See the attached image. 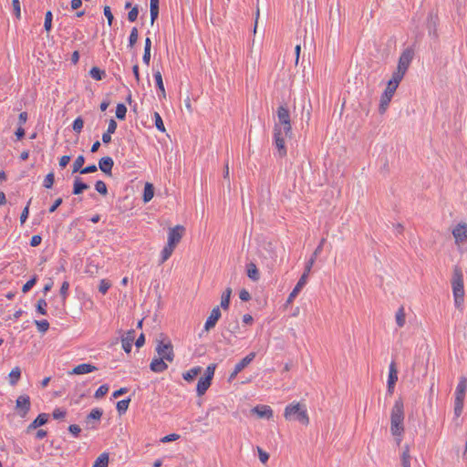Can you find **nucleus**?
<instances>
[{"label":"nucleus","instance_id":"37998d69","mask_svg":"<svg viewBox=\"0 0 467 467\" xmlns=\"http://www.w3.org/2000/svg\"><path fill=\"white\" fill-rule=\"evenodd\" d=\"M126 113H127L126 106L122 103L118 104L117 108H116V117L119 119H124L126 117Z\"/></svg>","mask_w":467,"mask_h":467},{"label":"nucleus","instance_id":"69168bd1","mask_svg":"<svg viewBox=\"0 0 467 467\" xmlns=\"http://www.w3.org/2000/svg\"><path fill=\"white\" fill-rule=\"evenodd\" d=\"M98 168L95 164L88 165L83 169L80 170L81 174H88L97 171Z\"/></svg>","mask_w":467,"mask_h":467},{"label":"nucleus","instance_id":"f03ea898","mask_svg":"<svg viewBox=\"0 0 467 467\" xmlns=\"http://www.w3.org/2000/svg\"><path fill=\"white\" fill-rule=\"evenodd\" d=\"M404 406L401 400H397L390 413V431L393 436L398 437V443L401 441L404 432Z\"/></svg>","mask_w":467,"mask_h":467},{"label":"nucleus","instance_id":"423d86ee","mask_svg":"<svg viewBox=\"0 0 467 467\" xmlns=\"http://www.w3.org/2000/svg\"><path fill=\"white\" fill-rule=\"evenodd\" d=\"M215 368V364H210L205 369L204 376L199 379L196 386V391L198 396H202L210 388L214 375Z\"/></svg>","mask_w":467,"mask_h":467},{"label":"nucleus","instance_id":"13d9d810","mask_svg":"<svg viewBox=\"0 0 467 467\" xmlns=\"http://www.w3.org/2000/svg\"><path fill=\"white\" fill-rule=\"evenodd\" d=\"M52 416L55 420H62L66 416V410L60 408H57L53 410Z\"/></svg>","mask_w":467,"mask_h":467},{"label":"nucleus","instance_id":"e2e57ef3","mask_svg":"<svg viewBox=\"0 0 467 467\" xmlns=\"http://www.w3.org/2000/svg\"><path fill=\"white\" fill-rule=\"evenodd\" d=\"M139 10L137 6L131 8V10L128 13V19L130 22H134L138 18Z\"/></svg>","mask_w":467,"mask_h":467},{"label":"nucleus","instance_id":"4d7b16f0","mask_svg":"<svg viewBox=\"0 0 467 467\" xmlns=\"http://www.w3.org/2000/svg\"><path fill=\"white\" fill-rule=\"evenodd\" d=\"M69 283L67 281H64L60 287V295L62 296L63 301H65L68 295Z\"/></svg>","mask_w":467,"mask_h":467},{"label":"nucleus","instance_id":"f8f14e48","mask_svg":"<svg viewBox=\"0 0 467 467\" xmlns=\"http://www.w3.org/2000/svg\"><path fill=\"white\" fill-rule=\"evenodd\" d=\"M396 89H397L396 88L389 86L387 84V87H386L384 92L382 93V95L380 97V100H379V110L380 114L385 113V111L387 110V109L396 92Z\"/></svg>","mask_w":467,"mask_h":467},{"label":"nucleus","instance_id":"c85d7f7f","mask_svg":"<svg viewBox=\"0 0 467 467\" xmlns=\"http://www.w3.org/2000/svg\"><path fill=\"white\" fill-rule=\"evenodd\" d=\"M87 189H88V185L84 183L79 177H76L74 180L73 193L78 195Z\"/></svg>","mask_w":467,"mask_h":467},{"label":"nucleus","instance_id":"680f3d73","mask_svg":"<svg viewBox=\"0 0 467 467\" xmlns=\"http://www.w3.org/2000/svg\"><path fill=\"white\" fill-rule=\"evenodd\" d=\"M31 202V200H29L27 205L24 208V210L22 211L21 213V215H20V223L23 224L25 223V222L26 221V219L28 218V215H29V204Z\"/></svg>","mask_w":467,"mask_h":467},{"label":"nucleus","instance_id":"c9c22d12","mask_svg":"<svg viewBox=\"0 0 467 467\" xmlns=\"http://www.w3.org/2000/svg\"><path fill=\"white\" fill-rule=\"evenodd\" d=\"M232 294V289L230 287L226 288L221 296V306L223 309H228L230 305V297Z\"/></svg>","mask_w":467,"mask_h":467},{"label":"nucleus","instance_id":"9b49d317","mask_svg":"<svg viewBox=\"0 0 467 467\" xmlns=\"http://www.w3.org/2000/svg\"><path fill=\"white\" fill-rule=\"evenodd\" d=\"M103 415V410L99 408L92 409L89 414L85 419V428L87 430L98 429L99 423Z\"/></svg>","mask_w":467,"mask_h":467},{"label":"nucleus","instance_id":"a19ab883","mask_svg":"<svg viewBox=\"0 0 467 467\" xmlns=\"http://www.w3.org/2000/svg\"><path fill=\"white\" fill-rule=\"evenodd\" d=\"M89 74H90L91 78L96 80H100L105 76V72L103 70H100L97 67H93L90 69Z\"/></svg>","mask_w":467,"mask_h":467},{"label":"nucleus","instance_id":"9d476101","mask_svg":"<svg viewBox=\"0 0 467 467\" xmlns=\"http://www.w3.org/2000/svg\"><path fill=\"white\" fill-rule=\"evenodd\" d=\"M185 232V228L182 225H175L168 231L167 244L176 248L178 244L181 242Z\"/></svg>","mask_w":467,"mask_h":467},{"label":"nucleus","instance_id":"473e14b6","mask_svg":"<svg viewBox=\"0 0 467 467\" xmlns=\"http://www.w3.org/2000/svg\"><path fill=\"white\" fill-rule=\"evenodd\" d=\"M396 323L399 327H402L406 322V313L403 306H400L395 315Z\"/></svg>","mask_w":467,"mask_h":467},{"label":"nucleus","instance_id":"393cba45","mask_svg":"<svg viewBox=\"0 0 467 467\" xmlns=\"http://www.w3.org/2000/svg\"><path fill=\"white\" fill-rule=\"evenodd\" d=\"M117 122L114 119H110L108 125L107 131L102 134V141L108 144L111 141V134L116 131Z\"/></svg>","mask_w":467,"mask_h":467},{"label":"nucleus","instance_id":"20e7f679","mask_svg":"<svg viewBox=\"0 0 467 467\" xmlns=\"http://www.w3.org/2000/svg\"><path fill=\"white\" fill-rule=\"evenodd\" d=\"M451 288L452 295L454 300L455 307L462 311L463 304H464V285H463V275L462 269L458 266H455L453 269L452 278H451Z\"/></svg>","mask_w":467,"mask_h":467},{"label":"nucleus","instance_id":"bb28decb","mask_svg":"<svg viewBox=\"0 0 467 467\" xmlns=\"http://www.w3.org/2000/svg\"><path fill=\"white\" fill-rule=\"evenodd\" d=\"M467 389V379L465 377H461L455 389L456 398H465Z\"/></svg>","mask_w":467,"mask_h":467},{"label":"nucleus","instance_id":"58836bf2","mask_svg":"<svg viewBox=\"0 0 467 467\" xmlns=\"http://www.w3.org/2000/svg\"><path fill=\"white\" fill-rule=\"evenodd\" d=\"M153 118L155 121V127L157 128V130H160L161 132H165V126L161 115L158 112H154Z\"/></svg>","mask_w":467,"mask_h":467},{"label":"nucleus","instance_id":"6e6d98bb","mask_svg":"<svg viewBox=\"0 0 467 467\" xmlns=\"http://www.w3.org/2000/svg\"><path fill=\"white\" fill-rule=\"evenodd\" d=\"M36 310L41 315H47V302L45 299H39L37 301Z\"/></svg>","mask_w":467,"mask_h":467},{"label":"nucleus","instance_id":"f257e3e1","mask_svg":"<svg viewBox=\"0 0 467 467\" xmlns=\"http://www.w3.org/2000/svg\"><path fill=\"white\" fill-rule=\"evenodd\" d=\"M156 356L150 363V369L154 373H161L168 369L169 363L175 358L173 345L171 339L164 334H161L155 339Z\"/></svg>","mask_w":467,"mask_h":467},{"label":"nucleus","instance_id":"49530a36","mask_svg":"<svg viewBox=\"0 0 467 467\" xmlns=\"http://www.w3.org/2000/svg\"><path fill=\"white\" fill-rule=\"evenodd\" d=\"M110 286H111L110 281H109L107 279H101L99 281V291L101 294L105 295L108 292V290L110 288Z\"/></svg>","mask_w":467,"mask_h":467},{"label":"nucleus","instance_id":"8fccbe9b","mask_svg":"<svg viewBox=\"0 0 467 467\" xmlns=\"http://www.w3.org/2000/svg\"><path fill=\"white\" fill-rule=\"evenodd\" d=\"M54 182H55V176H54V173L53 172H49L44 179V182H43V185L44 187H46L47 189H50L52 188L53 184H54Z\"/></svg>","mask_w":467,"mask_h":467},{"label":"nucleus","instance_id":"0e129e2a","mask_svg":"<svg viewBox=\"0 0 467 467\" xmlns=\"http://www.w3.org/2000/svg\"><path fill=\"white\" fill-rule=\"evenodd\" d=\"M13 9L17 18L21 16V7L19 0H12Z\"/></svg>","mask_w":467,"mask_h":467},{"label":"nucleus","instance_id":"5701e85b","mask_svg":"<svg viewBox=\"0 0 467 467\" xmlns=\"http://www.w3.org/2000/svg\"><path fill=\"white\" fill-rule=\"evenodd\" d=\"M114 165V161L111 157L106 156L99 161V167L102 172L107 175H111V170Z\"/></svg>","mask_w":467,"mask_h":467},{"label":"nucleus","instance_id":"7c9ffc66","mask_svg":"<svg viewBox=\"0 0 467 467\" xmlns=\"http://www.w3.org/2000/svg\"><path fill=\"white\" fill-rule=\"evenodd\" d=\"M174 250H175V247L166 244V245L163 247V249L161 252L160 263L163 264L164 262H166L171 256Z\"/></svg>","mask_w":467,"mask_h":467},{"label":"nucleus","instance_id":"412c9836","mask_svg":"<svg viewBox=\"0 0 467 467\" xmlns=\"http://www.w3.org/2000/svg\"><path fill=\"white\" fill-rule=\"evenodd\" d=\"M49 419V415L47 413H40L27 427L26 433H30L32 431L37 429L40 426L45 425Z\"/></svg>","mask_w":467,"mask_h":467},{"label":"nucleus","instance_id":"338daca9","mask_svg":"<svg viewBox=\"0 0 467 467\" xmlns=\"http://www.w3.org/2000/svg\"><path fill=\"white\" fill-rule=\"evenodd\" d=\"M239 298L244 302H247L251 299V295L247 290L243 289L239 293Z\"/></svg>","mask_w":467,"mask_h":467},{"label":"nucleus","instance_id":"2f4dec72","mask_svg":"<svg viewBox=\"0 0 467 467\" xmlns=\"http://www.w3.org/2000/svg\"><path fill=\"white\" fill-rule=\"evenodd\" d=\"M153 77H154V79H155V82H156V85L161 92V95L162 98H165L166 97V92H165V88H164V85H163V80H162V76H161V73L158 70V71H155L154 74H153Z\"/></svg>","mask_w":467,"mask_h":467},{"label":"nucleus","instance_id":"aec40b11","mask_svg":"<svg viewBox=\"0 0 467 467\" xmlns=\"http://www.w3.org/2000/svg\"><path fill=\"white\" fill-rule=\"evenodd\" d=\"M98 368L96 366L89 364V363H82L75 368L71 371L68 372V375H83V374H88L91 372L96 371Z\"/></svg>","mask_w":467,"mask_h":467},{"label":"nucleus","instance_id":"a18cd8bd","mask_svg":"<svg viewBox=\"0 0 467 467\" xmlns=\"http://www.w3.org/2000/svg\"><path fill=\"white\" fill-rule=\"evenodd\" d=\"M35 324L38 331L41 333H46L49 328V323L47 320H36Z\"/></svg>","mask_w":467,"mask_h":467},{"label":"nucleus","instance_id":"bf43d9fd","mask_svg":"<svg viewBox=\"0 0 467 467\" xmlns=\"http://www.w3.org/2000/svg\"><path fill=\"white\" fill-rule=\"evenodd\" d=\"M103 12H104V16L107 17L108 25H109V26H112L113 19H114V16H113V15H112V12H111V10H110V7H109V6H108V5L104 6V10H103Z\"/></svg>","mask_w":467,"mask_h":467},{"label":"nucleus","instance_id":"6e6552de","mask_svg":"<svg viewBox=\"0 0 467 467\" xmlns=\"http://www.w3.org/2000/svg\"><path fill=\"white\" fill-rule=\"evenodd\" d=\"M455 244L461 247L467 243V223L461 222L457 223L451 231Z\"/></svg>","mask_w":467,"mask_h":467},{"label":"nucleus","instance_id":"b1692460","mask_svg":"<svg viewBox=\"0 0 467 467\" xmlns=\"http://www.w3.org/2000/svg\"><path fill=\"white\" fill-rule=\"evenodd\" d=\"M246 275L253 282H257L260 279V273L256 265L253 262L246 265Z\"/></svg>","mask_w":467,"mask_h":467},{"label":"nucleus","instance_id":"c756f323","mask_svg":"<svg viewBox=\"0 0 467 467\" xmlns=\"http://www.w3.org/2000/svg\"><path fill=\"white\" fill-rule=\"evenodd\" d=\"M21 377V369L19 367H15L8 375L9 383L12 386H15Z\"/></svg>","mask_w":467,"mask_h":467},{"label":"nucleus","instance_id":"ddd939ff","mask_svg":"<svg viewBox=\"0 0 467 467\" xmlns=\"http://www.w3.org/2000/svg\"><path fill=\"white\" fill-rule=\"evenodd\" d=\"M414 52L411 48H406L400 56L397 68L407 72L412 59Z\"/></svg>","mask_w":467,"mask_h":467},{"label":"nucleus","instance_id":"72a5a7b5","mask_svg":"<svg viewBox=\"0 0 467 467\" xmlns=\"http://www.w3.org/2000/svg\"><path fill=\"white\" fill-rule=\"evenodd\" d=\"M154 195V189L151 183L146 182L143 192V202H149Z\"/></svg>","mask_w":467,"mask_h":467},{"label":"nucleus","instance_id":"3c124183","mask_svg":"<svg viewBox=\"0 0 467 467\" xmlns=\"http://www.w3.org/2000/svg\"><path fill=\"white\" fill-rule=\"evenodd\" d=\"M95 189L98 192H99L100 194L102 195H106L108 193V189H107V185L104 182L102 181H98L96 183H95Z\"/></svg>","mask_w":467,"mask_h":467},{"label":"nucleus","instance_id":"a878e982","mask_svg":"<svg viewBox=\"0 0 467 467\" xmlns=\"http://www.w3.org/2000/svg\"><path fill=\"white\" fill-rule=\"evenodd\" d=\"M405 74H406V72L397 68L393 72L391 78L388 82V85L398 88V87H399L400 81L402 80V78H404Z\"/></svg>","mask_w":467,"mask_h":467},{"label":"nucleus","instance_id":"de8ad7c7","mask_svg":"<svg viewBox=\"0 0 467 467\" xmlns=\"http://www.w3.org/2000/svg\"><path fill=\"white\" fill-rule=\"evenodd\" d=\"M52 17H53L52 12L47 11L45 15V22H44L45 30L47 32H49L52 27Z\"/></svg>","mask_w":467,"mask_h":467},{"label":"nucleus","instance_id":"6ab92c4d","mask_svg":"<svg viewBox=\"0 0 467 467\" xmlns=\"http://www.w3.org/2000/svg\"><path fill=\"white\" fill-rule=\"evenodd\" d=\"M220 317H221V311H220L219 306L213 307L204 324V330L209 331L211 328L214 327V326L216 325V323L220 319Z\"/></svg>","mask_w":467,"mask_h":467},{"label":"nucleus","instance_id":"4c0bfd02","mask_svg":"<svg viewBox=\"0 0 467 467\" xmlns=\"http://www.w3.org/2000/svg\"><path fill=\"white\" fill-rule=\"evenodd\" d=\"M130 402V399L121 400L117 402V410L119 413L122 414L125 413L129 408Z\"/></svg>","mask_w":467,"mask_h":467},{"label":"nucleus","instance_id":"79ce46f5","mask_svg":"<svg viewBox=\"0 0 467 467\" xmlns=\"http://www.w3.org/2000/svg\"><path fill=\"white\" fill-rule=\"evenodd\" d=\"M139 38V32L137 27H133L129 36V47H133Z\"/></svg>","mask_w":467,"mask_h":467},{"label":"nucleus","instance_id":"f704fd0d","mask_svg":"<svg viewBox=\"0 0 467 467\" xmlns=\"http://www.w3.org/2000/svg\"><path fill=\"white\" fill-rule=\"evenodd\" d=\"M109 465V453H101L94 462L93 467H108Z\"/></svg>","mask_w":467,"mask_h":467},{"label":"nucleus","instance_id":"0eeeda50","mask_svg":"<svg viewBox=\"0 0 467 467\" xmlns=\"http://www.w3.org/2000/svg\"><path fill=\"white\" fill-rule=\"evenodd\" d=\"M291 138V136H285V132L283 130V127H274V141L275 145L278 150V154L281 157H285L286 155V148H285V139Z\"/></svg>","mask_w":467,"mask_h":467},{"label":"nucleus","instance_id":"1a4fd4ad","mask_svg":"<svg viewBox=\"0 0 467 467\" xmlns=\"http://www.w3.org/2000/svg\"><path fill=\"white\" fill-rule=\"evenodd\" d=\"M31 408L30 397L26 394L18 396L16 400V410L19 417L26 418Z\"/></svg>","mask_w":467,"mask_h":467},{"label":"nucleus","instance_id":"a211bd4d","mask_svg":"<svg viewBox=\"0 0 467 467\" xmlns=\"http://www.w3.org/2000/svg\"><path fill=\"white\" fill-rule=\"evenodd\" d=\"M306 274H303L292 292L289 294L286 299V305L291 304L295 300L303 287L306 285Z\"/></svg>","mask_w":467,"mask_h":467},{"label":"nucleus","instance_id":"c03bdc74","mask_svg":"<svg viewBox=\"0 0 467 467\" xmlns=\"http://www.w3.org/2000/svg\"><path fill=\"white\" fill-rule=\"evenodd\" d=\"M401 462L403 467H410V455L408 447L405 448L401 454Z\"/></svg>","mask_w":467,"mask_h":467},{"label":"nucleus","instance_id":"39448f33","mask_svg":"<svg viewBox=\"0 0 467 467\" xmlns=\"http://www.w3.org/2000/svg\"><path fill=\"white\" fill-rule=\"evenodd\" d=\"M274 127H283L285 136H292V125L290 120V114L285 106H280L277 109V122Z\"/></svg>","mask_w":467,"mask_h":467},{"label":"nucleus","instance_id":"dca6fc26","mask_svg":"<svg viewBox=\"0 0 467 467\" xmlns=\"http://www.w3.org/2000/svg\"><path fill=\"white\" fill-rule=\"evenodd\" d=\"M260 256L265 260H271L273 263H275L277 258L275 244L271 242L265 244L263 246V251L260 252Z\"/></svg>","mask_w":467,"mask_h":467},{"label":"nucleus","instance_id":"864d4df0","mask_svg":"<svg viewBox=\"0 0 467 467\" xmlns=\"http://www.w3.org/2000/svg\"><path fill=\"white\" fill-rule=\"evenodd\" d=\"M37 278L34 275L31 279H29L22 287L23 293H27L36 283Z\"/></svg>","mask_w":467,"mask_h":467},{"label":"nucleus","instance_id":"f3484780","mask_svg":"<svg viewBox=\"0 0 467 467\" xmlns=\"http://www.w3.org/2000/svg\"><path fill=\"white\" fill-rule=\"evenodd\" d=\"M251 412L256 414L260 419L270 420L274 416V411L268 405H257L251 410Z\"/></svg>","mask_w":467,"mask_h":467},{"label":"nucleus","instance_id":"052dcab7","mask_svg":"<svg viewBox=\"0 0 467 467\" xmlns=\"http://www.w3.org/2000/svg\"><path fill=\"white\" fill-rule=\"evenodd\" d=\"M258 456L259 460L262 463H266L269 459L268 452L265 451L262 448L257 447Z\"/></svg>","mask_w":467,"mask_h":467},{"label":"nucleus","instance_id":"cd10ccee","mask_svg":"<svg viewBox=\"0 0 467 467\" xmlns=\"http://www.w3.org/2000/svg\"><path fill=\"white\" fill-rule=\"evenodd\" d=\"M202 368L200 366L190 368L189 370L182 373V378L188 382H192L200 373Z\"/></svg>","mask_w":467,"mask_h":467},{"label":"nucleus","instance_id":"4468645a","mask_svg":"<svg viewBox=\"0 0 467 467\" xmlns=\"http://www.w3.org/2000/svg\"><path fill=\"white\" fill-rule=\"evenodd\" d=\"M255 358V353L251 352L242 360H240L235 366L229 377V380H233L244 368H246Z\"/></svg>","mask_w":467,"mask_h":467},{"label":"nucleus","instance_id":"7ed1b4c3","mask_svg":"<svg viewBox=\"0 0 467 467\" xmlns=\"http://www.w3.org/2000/svg\"><path fill=\"white\" fill-rule=\"evenodd\" d=\"M284 418L288 421H298L304 426H307L310 421L306 404L299 401H293L285 406Z\"/></svg>","mask_w":467,"mask_h":467},{"label":"nucleus","instance_id":"e433bc0d","mask_svg":"<svg viewBox=\"0 0 467 467\" xmlns=\"http://www.w3.org/2000/svg\"><path fill=\"white\" fill-rule=\"evenodd\" d=\"M464 399L463 398H456L454 400V414L456 417H459L463 410Z\"/></svg>","mask_w":467,"mask_h":467},{"label":"nucleus","instance_id":"09e8293b","mask_svg":"<svg viewBox=\"0 0 467 467\" xmlns=\"http://www.w3.org/2000/svg\"><path fill=\"white\" fill-rule=\"evenodd\" d=\"M159 16V4L150 5V24L153 25Z\"/></svg>","mask_w":467,"mask_h":467},{"label":"nucleus","instance_id":"4be33fe9","mask_svg":"<svg viewBox=\"0 0 467 467\" xmlns=\"http://www.w3.org/2000/svg\"><path fill=\"white\" fill-rule=\"evenodd\" d=\"M134 338L135 331L133 329L129 330L121 338L122 348L126 353H130Z\"/></svg>","mask_w":467,"mask_h":467},{"label":"nucleus","instance_id":"5fc2aeb1","mask_svg":"<svg viewBox=\"0 0 467 467\" xmlns=\"http://www.w3.org/2000/svg\"><path fill=\"white\" fill-rule=\"evenodd\" d=\"M109 391V386L108 385H101L95 392V398L100 399L103 396H105Z\"/></svg>","mask_w":467,"mask_h":467},{"label":"nucleus","instance_id":"2eb2a0df","mask_svg":"<svg viewBox=\"0 0 467 467\" xmlns=\"http://www.w3.org/2000/svg\"><path fill=\"white\" fill-rule=\"evenodd\" d=\"M398 381V369L394 361H391L389 367L388 392L392 395L396 382Z\"/></svg>","mask_w":467,"mask_h":467},{"label":"nucleus","instance_id":"603ef678","mask_svg":"<svg viewBox=\"0 0 467 467\" xmlns=\"http://www.w3.org/2000/svg\"><path fill=\"white\" fill-rule=\"evenodd\" d=\"M83 126H84V121H83L82 118L78 117L74 120L72 128H73L74 131H76L77 133H79V132H81Z\"/></svg>","mask_w":467,"mask_h":467},{"label":"nucleus","instance_id":"ea45409f","mask_svg":"<svg viewBox=\"0 0 467 467\" xmlns=\"http://www.w3.org/2000/svg\"><path fill=\"white\" fill-rule=\"evenodd\" d=\"M84 162H85L84 156L83 155L78 156L77 159L73 162V166H72L73 170H72V171L73 172H77V171L80 172V170H81Z\"/></svg>","mask_w":467,"mask_h":467},{"label":"nucleus","instance_id":"774afa93","mask_svg":"<svg viewBox=\"0 0 467 467\" xmlns=\"http://www.w3.org/2000/svg\"><path fill=\"white\" fill-rule=\"evenodd\" d=\"M68 431L70 433H72L74 436L78 437V434L80 433L81 431V429L78 425L77 424H72L68 427Z\"/></svg>","mask_w":467,"mask_h":467}]
</instances>
